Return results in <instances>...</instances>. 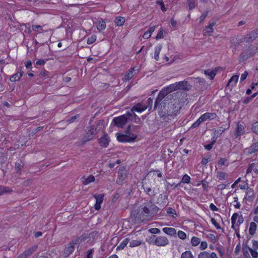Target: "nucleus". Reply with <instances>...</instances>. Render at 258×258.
<instances>
[{"label": "nucleus", "mask_w": 258, "mask_h": 258, "mask_svg": "<svg viewBox=\"0 0 258 258\" xmlns=\"http://www.w3.org/2000/svg\"><path fill=\"white\" fill-rule=\"evenodd\" d=\"M32 28L33 31H38V33H41L43 32L42 27L40 25H32Z\"/></svg>", "instance_id": "45"}, {"label": "nucleus", "mask_w": 258, "mask_h": 258, "mask_svg": "<svg viewBox=\"0 0 258 258\" xmlns=\"http://www.w3.org/2000/svg\"><path fill=\"white\" fill-rule=\"evenodd\" d=\"M211 221L212 224L214 225L217 229H221L220 225L217 222L216 220L214 218H211Z\"/></svg>", "instance_id": "59"}, {"label": "nucleus", "mask_w": 258, "mask_h": 258, "mask_svg": "<svg viewBox=\"0 0 258 258\" xmlns=\"http://www.w3.org/2000/svg\"><path fill=\"white\" fill-rule=\"evenodd\" d=\"M201 242V239L196 236H193L191 239V244L193 246H198Z\"/></svg>", "instance_id": "37"}, {"label": "nucleus", "mask_w": 258, "mask_h": 258, "mask_svg": "<svg viewBox=\"0 0 258 258\" xmlns=\"http://www.w3.org/2000/svg\"><path fill=\"white\" fill-rule=\"evenodd\" d=\"M153 103V99L151 98H149L146 101L145 106H147V109L149 108V110L151 109L152 105Z\"/></svg>", "instance_id": "50"}, {"label": "nucleus", "mask_w": 258, "mask_h": 258, "mask_svg": "<svg viewBox=\"0 0 258 258\" xmlns=\"http://www.w3.org/2000/svg\"><path fill=\"white\" fill-rule=\"evenodd\" d=\"M202 122H203V120H201V117H200L194 123L192 124L191 127L194 128L197 127Z\"/></svg>", "instance_id": "57"}, {"label": "nucleus", "mask_w": 258, "mask_h": 258, "mask_svg": "<svg viewBox=\"0 0 258 258\" xmlns=\"http://www.w3.org/2000/svg\"><path fill=\"white\" fill-rule=\"evenodd\" d=\"M85 240V236L82 235L80 237H77L76 239L73 240L71 243V244L75 245L81 242L82 241Z\"/></svg>", "instance_id": "38"}, {"label": "nucleus", "mask_w": 258, "mask_h": 258, "mask_svg": "<svg viewBox=\"0 0 258 258\" xmlns=\"http://www.w3.org/2000/svg\"><path fill=\"white\" fill-rule=\"evenodd\" d=\"M158 105V114L166 122L173 120L180 109L178 101L166 96L164 91H161L159 93L155 102L154 109L157 108Z\"/></svg>", "instance_id": "1"}, {"label": "nucleus", "mask_w": 258, "mask_h": 258, "mask_svg": "<svg viewBox=\"0 0 258 258\" xmlns=\"http://www.w3.org/2000/svg\"><path fill=\"white\" fill-rule=\"evenodd\" d=\"M244 152L248 155L258 152V142L253 139L251 145L245 148Z\"/></svg>", "instance_id": "6"}, {"label": "nucleus", "mask_w": 258, "mask_h": 258, "mask_svg": "<svg viewBox=\"0 0 258 258\" xmlns=\"http://www.w3.org/2000/svg\"><path fill=\"white\" fill-rule=\"evenodd\" d=\"M205 74L209 76L211 80H213L214 78L216 73L213 70H208L205 71Z\"/></svg>", "instance_id": "40"}, {"label": "nucleus", "mask_w": 258, "mask_h": 258, "mask_svg": "<svg viewBox=\"0 0 258 258\" xmlns=\"http://www.w3.org/2000/svg\"><path fill=\"white\" fill-rule=\"evenodd\" d=\"M255 223L256 222L254 221L250 223L249 233L251 235H254L256 232L257 225Z\"/></svg>", "instance_id": "29"}, {"label": "nucleus", "mask_w": 258, "mask_h": 258, "mask_svg": "<svg viewBox=\"0 0 258 258\" xmlns=\"http://www.w3.org/2000/svg\"><path fill=\"white\" fill-rule=\"evenodd\" d=\"M162 46L161 44H159L155 47L154 58L156 60H159V54L162 49Z\"/></svg>", "instance_id": "28"}, {"label": "nucleus", "mask_w": 258, "mask_h": 258, "mask_svg": "<svg viewBox=\"0 0 258 258\" xmlns=\"http://www.w3.org/2000/svg\"><path fill=\"white\" fill-rule=\"evenodd\" d=\"M215 142H216V141H215V140H214L210 144L205 145L204 146L206 150H207L208 151H210L212 148L213 146L215 144Z\"/></svg>", "instance_id": "55"}, {"label": "nucleus", "mask_w": 258, "mask_h": 258, "mask_svg": "<svg viewBox=\"0 0 258 258\" xmlns=\"http://www.w3.org/2000/svg\"><path fill=\"white\" fill-rule=\"evenodd\" d=\"M163 37V30H161L160 31H159L157 35H156V38L158 39L162 38Z\"/></svg>", "instance_id": "64"}, {"label": "nucleus", "mask_w": 258, "mask_h": 258, "mask_svg": "<svg viewBox=\"0 0 258 258\" xmlns=\"http://www.w3.org/2000/svg\"><path fill=\"white\" fill-rule=\"evenodd\" d=\"M225 130V128L222 126H220L218 130L214 132V136L216 138L219 137Z\"/></svg>", "instance_id": "41"}, {"label": "nucleus", "mask_w": 258, "mask_h": 258, "mask_svg": "<svg viewBox=\"0 0 258 258\" xmlns=\"http://www.w3.org/2000/svg\"><path fill=\"white\" fill-rule=\"evenodd\" d=\"M146 181V178H144L142 181V186L144 189L145 191L150 196H154L155 193L154 190L151 189L150 186L147 185Z\"/></svg>", "instance_id": "13"}, {"label": "nucleus", "mask_w": 258, "mask_h": 258, "mask_svg": "<svg viewBox=\"0 0 258 258\" xmlns=\"http://www.w3.org/2000/svg\"><path fill=\"white\" fill-rule=\"evenodd\" d=\"M253 171L256 175H258V165L255 163H251L246 170V174H248Z\"/></svg>", "instance_id": "20"}, {"label": "nucleus", "mask_w": 258, "mask_h": 258, "mask_svg": "<svg viewBox=\"0 0 258 258\" xmlns=\"http://www.w3.org/2000/svg\"><path fill=\"white\" fill-rule=\"evenodd\" d=\"M177 85V88L178 90H188V83L187 81H183L178 82H176Z\"/></svg>", "instance_id": "21"}, {"label": "nucleus", "mask_w": 258, "mask_h": 258, "mask_svg": "<svg viewBox=\"0 0 258 258\" xmlns=\"http://www.w3.org/2000/svg\"><path fill=\"white\" fill-rule=\"evenodd\" d=\"M167 213L172 217H174V215H176L175 210L171 207L167 208Z\"/></svg>", "instance_id": "47"}, {"label": "nucleus", "mask_w": 258, "mask_h": 258, "mask_svg": "<svg viewBox=\"0 0 258 258\" xmlns=\"http://www.w3.org/2000/svg\"><path fill=\"white\" fill-rule=\"evenodd\" d=\"M12 191L13 190L9 187L0 185V196L4 194H11Z\"/></svg>", "instance_id": "30"}, {"label": "nucleus", "mask_w": 258, "mask_h": 258, "mask_svg": "<svg viewBox=\"0 0 258 258\" xmlns=\"http://www.w3.org/2000/svg\"><path fill=\"white\" fill-rule=\"evenodd\" d=\"M207 246H208V244L206 241H203L201 242V245L200 246V248L201 249L205 250L207 248Z\"/></svg>", "instance_id": "60"}, {"label": "nucleus", "mask_w": 258, "mask_h": 258, "mask_svg": "<svg viewBox=\"0 0 258 258\" xmlns=\"http://www.w3.org/2000/svg\"><path fill=\"white\" fill-rule=\"evenodd\" d=\"M217 177L219 180H225L227 177V174L222 171H218L217 172Z\"/></svg>", "instance_id": "34"}, {"label": "nucleus", "mask_w": 258, "mask_h": 258, "mask_svg": "<svg viewBox=\"0 0 258 258\" xmlns=\"http://www.w3.org/2000/svg\"><path fill=\"white\" fill-rule=\"evenodd\" d=\"M109 142V138L106 135H104L103 137H101L98 140V143L100 145V146L104 148L107 147Z\"/></svg>", "instance_id": "12"}, {"label": "nucleus", "mask_w": 258, "mask_h": 258, "mask_svg": "<svg viewBox=\"0 0 258 258\" xmlns=\"http://www.w3.org/2000/svg\"><path fill=\"white\" fill-rule=\"evenodd\" d=\"M198 258H218L216 253L212 252H209L207 251L201 252L199 254Z\"/></svg>", "instance_id": "11"}, {"label": "nucleus", "mask_w": 258, "mask_h": 258, "mask_svg": "<svg viewBox=\"0 0 258 258\" xmlns=\"http://www.w3.org/2000/svg\"><path fill=\"white\" fill-rule=\"evenodd\" d=\"M188 7L189 10L194 9L196 7L195 0H187Z\"/></svg>", "instance_id": "43"}, {"label": "nucleus", "mask_w": 258, "mask_h": 258, "mask_svg": "<svg viewBox=\"0 0 258 258\" xmlns=\"http://www.w3.org/2000/svg\"><path fill=\"white\" fill-rule=\"evenodd\" d=\"M251 56L250 53H247L246 52H242L240 55V61H244L247 58L250 57Z\"/></svg>", "instance_id": "44"}, {"label": "nucleus", "mask_w": 258, "mask_h": 258, "mask_svg": "<svg viewBox=\"0 0 258 258\" xmlns=\"http://www.w3.org/2000/svg\"><path fill=\"white\" fill-rule=\"evenodd\" d=\"M178 88H177V84L176 83H174V84H170V85H169L166 88V90H164V92H165V94H166V96H167V94L168 93H170L172 91H176V90H178Z\"/></svg>", "instance_id": "24"}, {"label": "nucleus", "mask_w": 258, "mask_h": 258, "mask_svg": "<svg viewBox=\"0 0 258 258\" xmlns=\"http://www.w3.org/2000/svg\"><path fill=\"white\" fill-rule=\"evenodd\" d=\"M23 75V73L21 72H18L17 73L13 75L10 78V80L11 82H16L19 81Z\"/></svg>", "instance_id": "31"}, {"label": "nucleus", "mask_w": 258, "mask_h": 258, "mask_svg": "<svg viewBox=\"0 0 258 258\" xmlns=\"http://www.w3.org/2000/svg\"><path fill=\"white\" fill-rule=\"evenodd\" d=\"M142 243V240L140 239L133 240L130 242L129 246L131 247H134L141 245Z\"/></svg>", "instance_id": "35"}, {"label": "nucleus", "mask_w": 258, "mask_h": 258, "mask_svg": "<svg viewBox=\"0 0 258 258\" xmlns=\"http://www.w3.org/2000/svg\"><path fill=\"white\" fill-rule=\"evenodd\" d=\"M177 235L178 237L182 240H184L186 238V233L182 231H178L177 232Z\"/></svg>", "instance_id": "48"}, {"label": "nucleus", "mask_w": 258, "mask_h": 258, "mask_svg": "<svg viewBox=\"0 0 258 258\" xmlns=\"http://www.w3.org/2000/svg\"><path fill=\"white\" fill-rule=\"evenodd\" d=\"M190 177L187 174H185L183 175L181 181L183 183H188L190 181Z\"/></svg>", "instance_id": "51"}, {"label": "nucleus", "mask_w": 258, "mask_h": 258, "mask_svg": "<svg viewBox=\"0 0 258 258\" xmlns=\"http://www.w3.org/2000/svg\"><path fill=\"white\" fill-rule=\"evenodd\" d=\"M248 75V73L246 71H245L243 74H241L240 77V81H244L247 77Z\"/></svg>", "instance_id": "63"}, {"label": "nucleus", "mask_w": 258, "mask_h": 258, "mask_svg": "<svg viewBox=\"0 0 258 258\" xmlns=\"http://www.w3.org/2000/svg\"><path fill=\"white\" fill-rule=\"evenodd\" d=\"M129 242L128 238H125L120 243V244L117 247L116 250L123 249L128 244Z\"/></svg>", "instance_id": "36"}, {"label": "nucleus", "mask_w": 258, "mask_h": 258, "mask_svg": "<svg viewBox=\"0 0 258 258\" xmlns=\"http://www.w3.org/2000/svg\"><path fill=\"white\" fill-rule=\"evenodd\" d=\"M216 114L215 113L207 112L203 114L201 117V120L203 121L207 120H212L216 117Z\"/></svg>", "instance_id": "18"}, {"label": "nucleus", "mask_w": 258, "mask_h": 258, "mask_svg": "<svg viewBox=\"0 0 258 258\" xmlns=\"http://www.w3.org/2000/svg\"><path fill=\"white\" fill-rule=\"evenodd\" d=\"M149 231L153 234H159L160 233V230L157 228H153L149 230Z\"/></svg>", "instance_id": "58"}, {"label": "nucleus", "mask_w": 258, "mask_h": 258, "mask_svg": "<svg viewBox=\"0 0 258 258\" xmlns=\"http://www.w3.org/2000/svg\"><path fill=\"white\" fill-rule=\"evenodd\" d=\"M37 246H35L29 248L26 250L24 252H23V254L26 256V257H28L30 255H31L36 249Z\"/></svg>", "instance_id": "33"}, {"label": "nucleus", "mask_w": 258, "mask_h": 258, "mask_svg": "<svg viewBox=\"0 0 258 258\" xmlns=\"http://www.w3.org/2000/svg\"><path fill=\"white\" fill-rule=\"evenodd\" d=\"M162 230L165 233L171 236H174L176 235V230L174 228L164 227Z\"/></svg>", "instance_id": "22"}, {"label": "nucleus", "mask_w": 258, "mask_h": 258, "mask_svg": "<svg viewBox=\"0 0 258 258\" xmlns=\"http://www.w3.org/2000/svg\"><path fill=\"white\" fill-rule=\"evenodd\" d=\"M238 217L239 216H238V215L237 213H234L232 216L231 222H232V227L234 226V225L236 223V222H237L236 220L238 219Z\"/></svg>", "instance_id": "49"}, {"label": "nucleus", "mask_w": 258, "mask_h": 258, "mask_svg": "<svg viewBox=\"0 0 258 258\" xmlns=\"http://www.w3.org/2000/svg\"><path fill=\"white\" fill-rule=\"evenodd\" d=\"M215 22L213 21L210 22L209 26L206 27L203 31V34L204 36H210L213 32V26L215 25Z\"/></svg>", "instance_id": "14"}, {"label": "nucleus", "mask_w": 258, "mask_h": 258, "mask_svg": "<svg viewBox=\"0 0 258 258\" xmlns=\"http://www.w3.org/2000/svg\"><path fill=\"white\" fill-rule=\"evenodd\" d=\"M134 112L135 111L131 109L130 111L127 112V113L124 114L126 117L127 120H135V121H137V119L140 120V118Z\"/></svg>", "instance_id": "17"}, {"label": "nucleus", "mask_w": 258, "mask_h": 258, "mask_svg": "<svg viewBox=\"0 0 258 258\" xmlns=\"http://www.w3.org/2000/svg\"><path fill=\"white\" fill-rule=\"evenodd\" d=\"M128 179V172L124 167L120 168L117 172L116 183L118 185H122L126 183Z\"/></svg>", "instance_id": "4"}, {"label": "nucleus", "mask_w": 258, "mask_h": 258, "mask_svg": "<svg viewBox=\"0 0 258 258\" xmlns=\"http://www.w3.org/2000/svg\"><path fill=\"white\" fill-rule=\"evenodd\" d=\"M95 177L92 175H90L89 176H84L81 178L82 183L84 185H88L91 182L95 181Z\"/></svg>", "instance_id": "15"}, {"label": "nucleus", "mask_w": 258, "mask_h": 258, "mask_svg": "<svg viewBox=\"0 0 258 258\" xmlns=\"http://www.w3.org/2000/svg\"><path fill=\"white\" fill-rule=\"evenodd\" d=\"M208 12L207 11L205 13H204L200 17V22L202 23L203 21H204L206 17L207 16Z\"/></svg>", "instance_id": "62"}, {"label": "nucleus", "mask_w": 258, "mask_h": 258, "mask_svg": "<svg viewBox=\"0 0 258 258\" xmlns=\"http://www.w3.org/2000/svg\"><path fill=\"white\" fill-rule=\"evenodd\" d=\"M244 133V127L240 124H237V129L235 132V138L243 135Z\"/></svg>", "instance_id": "25"}, {"label": "nucleus", "mask_w": 258, "mask_h": 258, "mask_svg": "<svg viewBox=\"0 0 258 258\" xmlns=\"http://www.w3.org/2000/svg\"><path fill=\"white\" fill-rule=\"evenodd\" d=\"M74 249L75 246L73 244H71V243L70 242L64 249V256L65 257L69 256V255H70L74 251Z\"/></svg>", "instance_id": "19"}, {"label": "nucleus", "mask_w": 258, "mask_h": 258, "mask_svg": "<svg viewBox=\"0 0 258 258\" xmlns=\"http://www.w3.org/2000/svg\"><path fill=\"white\" fill-rule=\"evenodd\" d=\"M156 4L161 6V9L163 12L166 11V8H165L164 4L162 0H158Z\"/></svg>", "instance_id": "54"}, {"label": "nucleus", "mask_w": 258, "mask_h": 258, "mask_svg": "<svg viewBox=\"0 0 258 258\" xmlns=\"http://www.w3.org/2000/svg\"><path fill=\"white\" fill-rule=\"evenodd\" d=\"M131 128V126L129 125L127 127V131L125 132V134H116L117 140L119 142H131L136 139L137 135L131 133L129 131Z\"/></svg>", "instance_id": "3"}, {"label": "nucleus", "mask_w": 258, "mask_h": 258, "mask_svg": "<svg viewBox=\"0 0 258 258\" xmlns=\"http://www.w3.org/2000/svg\"><path fill=\"white\" fill-rule=\"evenodd\" d=\"M95 133L93 131V128H90L86 134L84 136L82 141L81 144L83 145L85 144L87 142L91 141L94 138Z\"/></svg>", "instance_id": "9"}, {"label": "nucleus", "mask_w": 258, "mask_h": 258, "mask_svg": "<svg viewBox=\"0 0 258 258\" xmlns=\"http://www.w3.org/2000/svg\"><path fill=\"white\" fill-rule=\"evenodd\" d=\"M94 197L96 200V203L95 204L94 208L95 210H99L101 208V205L103 202L104 195H94Z\"/></svg>", "instance_id": "10"}, {"label": "nucleus", "mask_w": 258, "mask_h": 258, "mask_svg": "<svg viewBox=\"0 0 258 258\" xmlns=\"http://www.w3.org/2000/svg\"><path fill=\"white\" fill-rule=\"evenodd\" d=\"M249 251H250V254H251V256H252V257H253V258H257L258 257V253L256 250H253L251 248H249Z\"/></svg>", "instance_id": "53"}, {"label": "nucleus", "mask_w": 258, "mask_h": 258, "mask_svg": "<svg viewBox=\"0 0 258 258\" xmlns=\"http://www.w3.org/2000/svg\"><path fill=\"white\" fill-rule=\"evenodd\" d=\"M132 109L135 111L142 112L147 109V107L143 102H140L134 105Z\"/></svg>", "instance_id": "16"}, {"label": "nucleus", "mask_w": 258, "mask_h": 258, "mask_svg": "<svg viewBox=\"0 0 258 258\" xmlns=\"http://www.w3.org/2000/svg\"><path fill=\"white\" fill-rule=\"evenodd\" d=\"M246 195L249 199L252 198L254 196L253 190L251 188H247Z\"/></svg>", "instance_id": "52"}, {"label": "nucleus", "mask_w": 258, "mask_h": 258, "mask_svg": "<svg viewBox=\"0 0 258 258\" xmlns=\"http://www.w3.org/2000/svg\"><path fill=\"white\" fill-rule=\"evenodd\" d=\"M180 258H194V257L190 251L187 250L181 254Z\"/></svg>", "instance_id": "39"}, {"label": "nucleus", "mask_w": 258, "mask_h": 258, "mask_svg": "<svg viewBox=\"0 0 258 258\" xmlns=\"http://www.w3.org/2000/svg\"><path fill=\"white\" fill-rule=\"evenodd\" d=\"M251 130L254 133L258 135V121L252 124Z\"/></svg>", "instance_id": "46"}, {"label": "nucleus", "mask_w": 258, "mask_h": 258, "mask_svg": "<svg viewBox=\"0 0 258 258\" xmlns=\"http://www.w3.org/2000/svg\"><path fill=\"white\" fill-rule=\"evenodd\" d=\"M96 27L99 31H101L105 29L106 23L102 19H99L96 23Z\"/></svg>", "instance_id": "26"}, {"label": "nucleus", "mask_w": 258, "mask_h": 258, "mask_svg": "<svg viewBox=\"0 0 258 258\" xmlns=\"http://www.w3.org/2000/svg\"><path fill=\"white\" fill-rule=\"evenodd\" d=\"M127 119L126 116L123 114L120 116L115 117L113 121L114 122V124L118 127L120 128H123V126L127 122Z\"/></svg>", "instance_id": "8"}, {"label": "nucleus", "mask_w": 258, "mask_h": 258, "mask_svg": "<svg viewBox=\"0 0 258 258\" xmlns=\"http://www.w3.org/2000/svg\"><path fill=\"white\" fill-rule=\"evenodd\" d=\"M142 209L141 214L143 213L144 216H153L159 210L158 208L151 201L147 202Z\"/></svg>", "instance_id": "2"}, {"label": "nucleus", "mask_w": 258, "mask_h": 258, "mask_svg": "<svg viewBox=\"0 0 258 258\" xmlns=\"http://www.w3.org/2000/svg\"><path fill=\"white\" fill-rule=\"evenodd\" d=\"M197 80H198V82L199 83L200 85H201V86L205 85L206 81L204 79L201 78H197Z\"/></svg>", "instance_id": "61"}, {"label": "nucleus", "mask_w": 258, "mask_h": 258, "mask_svg": "<svg viewBox=\"0 0 258 258\" xmlns=\"http://www.w3.org/2000/svg\"><path fill=\"white\" fill-rule=\"evenodd\" d=\"M135 68H133L124 76V79L126 81H129L134 76L135 74Z\"/></svg>", "instance_id": "27"}, {"label": "nucleus", "mask_w": 258, "mask_h": 258, "mask_svg": "<svg viewBox=\"0 0 258 258\" xmlns=\"http://www.w3.org/2000/svg\"><path fill=\"white\" fill-rule=\"evenodd\" d=\"M24 166V163L22 161H20L19 162L16 163V170L17 173H20L21 171L22 168Z\"/></svg>", "instance_id": "42"}, {"label": "nucleus", "mask_w": 258, "mask_h": 258, "mask_svg": "<svg viewBox=\"0 0 258 258\" xmlns=\"http://www.w3.org/2000/svg\"><path fill=\"white\" fill-rule=\"evenodd\" d=\"M258 37V29L251 31L247 35L241 38L240 40L241 42H250Z\"/></svg>", "instance_id": "5"}, {"label": "nucleus", "mask_w": 258, "mask_h": 258, "mask_svg": "<svg viewBox=\"0 0 258 258\" xmlns=\"http://www.w3.org/2000/svg\"><path fill=\"white\" fill-rule=\"evenodd\" d=\"M154 241V244L158 246H165L168 244L169 240L167 237L163 236L156 237Z\"/></svg>", "instance_id": "7"}, {"label": "nucleus", "mask_w": 258, "mask_h": 258, "mask_svg": "<svg viewBox=\"0 0 258 258\" xmlns=\"http://www.w3.org/2000/svg\"><path fill=\"white\" fill-rule=\"evenodd\" d=\"M125 22V18L122 17H117L116 18L114 22L117 26H121L123 25Z\"/></svg>", "instance_id": "32"}, {"label": "nucleus", "mask_w": 258, "mask_h": 258, "mask_svg": "<svg viewBox=\"0 0 258 258\" xmlns=\"http://www.w3.org/2000/svg\"><path fill=\"white\" fill-rule=\"evenodd\" d=\"M238 75L233 76L229 80L227 86L230 87L235 86L238 81Z\"/></svg>", "instance_id": "23"}, {"label": "nucleus", "mask_w": 258, "mask_h": 258, "mask_svg": "<svg viewBox=\"0 0 258 258\" xmlns=\"http://www.w3.org/2000/svg\"><path fill=\"white\" fill-rule=\"evenodd\" d=\"M96 40V36H92L90 37H89L87 40V43L88 44H91L94 43L95 40Z\"/></svg>", "instance_id": "56"}]
</instances>
